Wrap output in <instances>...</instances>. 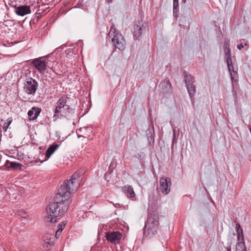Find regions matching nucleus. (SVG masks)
Returning a JSON list of instances; mask_svg holds the SVG:
<instances>
[{
    "label": "nucleus",
    "instance_id": "a878e982",
    "mask_svg": "<svg viewBox=\"0 0 251 251\" xmlns=\"http://www.w3.org/2000/svg\"><path fill=\"white\" fill-rule=\"evenodd\" d=\"M5 80H6V78H5V76H4V75L0 77V88H1V87L2 85H4Z\"/></svg>",
    "mask_w": 251,
    "mask_h": 251
},
{
    "label": "nucleus",
    "instance_id": "bb28decb",
    "mask_svg": "<svg viewBox=\"0 0 251 251\" xmlns=\"http://www.w3.org/2000/svg\"><path fill=\"white\" fill-rule=\"evenodd\" d=\"M19 215L21 216L22 219H24L25 220L26 219V214L24 211H19Z\"/></svg>",
    "mask_w": 251,
    "mask_h": 251
},
{
    "label": "nucleus",
    "instance_id": "4be33fe9",
    "mask_svg": "<svg viewBox=\"0 0 251 251\" xmlns=\"http://www.w3.org/2000/svg\"><path fill=\"white\" fill-rule=\"evenodd\" d=\"M12 118L10 117L9 118H8L6 120V122H5L4 124H3V126H2V128L3 129V130L6 131V130L7 129V128H8V126H9V125L11 124V123H12Z\"/></svg>",
    "mask_w": 251,
    "mask_h": 251
},
{
    "label": "nucleus",
    "instance_id": "2eb2a0df",
    "mask_svg": "<svg viewBox=\"0 0 251 251\" xmlns=\"http://www.w3.org/2000/svg\"><path fill=\"white\" fill-rule=\"evenodd\" d=\"M59 146L60 145L56 144H53L50 146L46 151L45 161L47 160L50 157V156L58 149Z\"/></svg>",
    "mask_w": 251,
    "mask_h": 251
},
{
    "label": "nucleus",
    "instance_id": "7c9ffc66",
    "mask_svg": "<svg viewBox=\"0 0 251 251\" xmlns=\"http://www.w3.org/2000/svg\"><path fill=\"white\" fill-rule=\"evenodd\" d=\"M226 251H231L230 246L226 248Z\"/></svg>",
    "mask_w": 251,
    "mask_h": 251
},
{
    "label": "nucleus",
    "instance_id": "b1692460",
    "mask_svg": "<svg viewBox=\"0 0 251 251\" xmlns=\"http://www.w3.org/2000/svg\"><path fill=\"white\" fill-rule=\"evenodd\" d=\"M49 235H47L46 237V238L44 239V241L47 243H48L49 245H52L53 244V239L54 238L52 236V235H51L52 237H50L49 238H48V236Z\"/></svg>",
    "mask_w": 251,
    "mask_h": 251
},
{
    "label": "nucleus",
    "instance_id": "aec40b11",
    "mask_svg": "<svg viewBox=\"0 0 251 251\" xmlns=\"http://www.w3.org/2000/svg\"><path fill=\"white\" fill-rule=\"evenodd\" d=\"M66 57L69 59H72V58L76 57V55L75 53L73 51V50L72 49H68L66 50Z\"/></svg>",
    "mask_w": 251,
    "mask_h": 251
},
{
    "label": "nucleus",
    "instance_id": "9b49d317",
    "mask_svg": "<svg viewBox=\"0 0 251 251\" xmlns=\"http://www.w3.org/2000/svg\"><path fill=\"white\" fill-rule=\"evenodd\" d=\"M159 188L161 192L167 194L170 191L171 180L169 177H162L160 179Z\"/></svg>",
    "mask_w": 251,
    "mask_h": 251
},
{
    "label": "nucleus",
    "instance_id": "c85d7f7f",
    "mask_svg": "<svg viewBox=\"0 0 251 251\" xmlns=\"http://www.w3.org/2000/svg\"><path fill=\"white\" fill-rule=\"evenodd\" d=\"M175 143H176V135L175 133V131L174 130V137L172 140V146Z\"/></svg>",
    "mask_w": 251,
    "mask_h": 251
},
{
    "label": "nucleus",
    "instance_id": "4468645a",
    "mask_svg": "<svg viewBox=\"0 0 251 251\" xmlns=\"http://www.w3.org/2000/svg\"><path fill=\"white\" fill-rule=\"evenodd\" d=\"M41 111V108L37 107H32L31 109H30L27 115L30 121H34L36 120L38 116L39 115L40 112Z\"/></svg>",
    "mask_w": 251,
    "mask_h": 251
},
{
    "label": "nucleus",
    "instance_id": "58836bf2",
    "mask_svg": "<svg viewBox=\"0 0 251 251\" xmlns=\"http://www.w3.org/2000/svg\"><path fill=\"white\" fill-rule=\"evenodd\" d=\"M112 0H110V1H112Z\"/></svg>",
    "mask_w": 251,
    "mask_h": 251
},
{
    "label": "nucleus",
    "instance_id": "4c0bfd02",
    "mask_svg": "<svg viewBox=\"0 0 251 251\" xmlns=\"http://www.w3.org/2000/svg\"><path fill=\"white\" fill-rule=\"evenodd\" d=\"M43 251V250H40V251Z\"/></svg>",
    "mask_w": 251,
    "mask_h": 251
},
{
    "label": "nucleus",
    "instance_id": "9d476101",
    "mask_svg": "<svg viewBox=\"0 0 251 251\" xmlns=\"http://www.w3.org/2000/svg\"><path fill=\"white\" fill-rule=\"evenodd\" d=\"M80 177V173L79 172H76L75 174H74L70 180H66L64 181L63 184L61 186H63L64 183L66 182V189L71 188L69 190L70 195H71V193L75 190V188L74 187V184L76 183V181H77V183L79 182V178Z\"/></svg>",
    "mask_w": 251,
    "mask_h": 251
},
{
    "label": "nucleus",
    "instance_id": "393cba45",
    "mask_svg": "<svg viewBox=\"0 0 251 251\" xmlns=\"http://www.w3.org/2000/svg\"><path fill=\"white\" fill-rule=\"evenodd\" d=\"M21 166V164L18 163H16L14 162H10V167L13 168H17L18 167H20Z\"/></svg>",
    "mask_w": 251,
    "mask_h": 251
},
{
    "label": "nucleus",
    "instance_id": "f704fd0d",
    "mask_svg": "<svg viewBox=\"0 0 251 251\" xmlns=\"http://www.w3.org/2000/svg\"><path fill=\"white\" fill-rule=\"evenodd\" d=\"M183 2H185L186 0H182Z\"/></svg>",
    "mask_w": 251,
    "mask_h": 251
},
{
    "label": "nucleus",
    "instance_id": "a211bd4d",
    "mask_svg": "<svg viewBox=\"0 0 251 251\" xmlns=\"http://www.w3.org/2000/svg\"><path fill=\"white\" fill-rule=\"evenodd\" d=\"M162 88H164L166 92H168L172 90V86L169 79H166L160 83Z\"/></svg>",
    "mask_w": 251,
    "mask_h": 251
},
{
    "label": "nucleus",
    "instance_id": "f257e3e1",
    "mask_svg": "<svg viewBox=\"0 0 251 251\" xmlns=\"http://www.w3.org/2000/svg\"><path fill=\"white\" fill-rule=\"evenodd\" d=\"M66 184L65 182L63 186H61L58 193L53 198V201L47 207V222L56 223L68 210L72 201L69 192L71 188L66 189Z\"/></svg>",
    "mask_w": 251,
    "mask_h": 251
},
{
    "label": "nucleus",
    "instance_id": "473e14b6",
    "mask_svg": "<svg viewBox=\"0 0 251 251\" xmlns=\"http://www.w3.org/2000/svg\"><path fill=\"white\" fill-rule=\"evenodd\" d=\"M82 129H83V130H86V129H87V128H84H84H80V130H81V131Z\"/></svg>",
    "mask_w": 251,
    "mask_h": 251
},
{
    "label": "nucleus",
    "instance_id": "ddd939ff",
    "mask_svg": "<svg viewBox=\"0 0 251 251\" xmlns=\"http://www.w3.org/2000/svg\"><path fill=\"white\" fill-rule=\"evenodd\" d=\"M15 13L19 16H24L31 13L30 7L28 5L13 6Z\"/></svg>",
    "mask_w": 251,
    "mask_h": 251
},
{
    "label": "nucleus",
    "instance_id": "6ab92c4d",
    "mask_svg": "<svg viewBox=\"0 0 251 251\" xmlns=\"http://www.w3.org/2000/svg\"><path fill=\"white\" fill-rule=\"evenodd\" d=\"M173 14L177 18L179 14L178 0H173Z\"/></svg>",
    "mask_w": 251,
    "mask_h": 251
},
{
    "label": "nucleus",
    "instance_id": "1a4fd4ad",
    "mask_svg": "<svg viewBox=\"0 0 251 251\" xmlns=\"http://www.w3.org/2000/svg\"><path fill=\"white\" fill-rule=\"evenodd\" d=\"M194 77L187 74L185 75V82L189 95L191 99L194 96L196 92V87L194 83L195 82Z\"/></svg>",
    "mask_w": 251,
    "mask_h": 251
},
{
    "label": "nucleus",
    "instance_id": "c9c22d12",
    "mask_svg": "<svg viewBox=\"0 0 251 251\" xmlns=\"http://www.w3.org/2000/svg\"><path fill=\"white\" fill-rule=\"evenodd\" d=\"M111 166V165H110V166H109V170H110V169Z\"/></svg>",
    "mask_w": 251,
    "mask_h": 251
},
{
    "label": "nucleus",
    "instance_id": "7ed1b4c3",
    "mask_svg": "<svg viewBox=\"0 0 251 251\" xmlns=\"http://www.w3.org/2000/svg\"><path fill=\"white\" fill-rule=\"evenodd\" d=\"M158 220V214L156 211L149 212L144 227V236L151 237L156 233L159 225Z\"/></svg>",
    "mask_w": 251,
    "mask_h": 251
},
{
    "label": "nucleus",
    "instance_id": "72a5a7b5",
    "mask_svg": "<svg viewBox=\"0 0 251 251\" xmlns=\"http://www.w3.org/2000/svg\"><path fill=\"white\" fill-rule=\"evenodd\" d=\"M77 135H78V137H80V136H82V137H85V136H84V135H80V136H79L78 134H77Z\"/></svg>",
    "mask_w": 251,
    "mask_h": 251
},
{
    "label": "nucleus",
    "instance_id": "e433bc0d",
    "mask_svg": "<svg viewBox=\"0 0 251 251\" xmlns=\"http://www.w3.org/2000/svg\"><path fill=\"white\" fill-rule=\"evenodd\" d=\"M244 45H245V46H247V44H246V43H245V44H244Z\"/></svg>",
    "mask_w": 251,
    "mask_h": 251
},
{
    "label": "nucleus",
    "instance_id": "39448f33",
    "mask_svg": "<svg viewBox=\"0 0 251 251\" xmlns=\"http://www.w3.org/2000/svg\"><path fill=\"white\" fill-rule=\"evenodd\" d=\"M114 26V25H113L111 27L108 36L112 38V43L116 49L124 50L126 46L125 39L121 33L116 31Z\"/></svg>",
    "mask_w": 251,
    "mask_h": 251
},
{
    "label": "nucleus",
    "instance_id": "2f4dec72",
    "mask_svg": "<svg viewBox=\"0 0 251 251\" xmlns=\"http://www.w3.org/2000/svg\"><path fill=\"white\" fill-rule=\"evenodd\" d=\"M114 205L115 206V207H118V206L120 205L119 203H117L116 204H114Z\"/></svg>",
    "mask_w": 251,
    "mask_h": 251
},
{
    "label": "nucleus",
    "instance_id": "6e6552de",
    "mask_svg": "<svg viewBox=\"0 0 251 251\" xmlns=\"http://www.w3.org/2000/svg\"><path fill=\"white\" fill-rule=\"evenodd\" d=\"M31 64L40 74L44 75L47 70V62L43 58L39 57L33 59Z\"/></svg>",
    "mask_w": 251,
    "mask_h": 251
},
{
    "label": "nucleus",
    "instance_id": "f8f14e48",
    "mask_svg": "<svg viewBox=\"0 0 251 251\" xmlns=\"http://www.w3.org/2000/svg\"><path fill=\"white\" fill-rule=\"evenodd\" d=\"M122 236V234L119 231L107 232L106 234L107 240L111 243H118Z\"/></svg>",
    "mask_w": 251,
    "mask_h": 251
},
{
    "label": "nucleus",
    "instance_id": "f03ea898",
    "mask_svg": "<svg viewBox=\"0 0 251 251\" xmlns=\"http://www.w3.org/2000/svg\"><path fill=\"white\" fill-rule=\"evenodd\" d=\"M69 100L68 97H62L57 101L53 118L69 119L74 116V110L68 104V100Z\"/></svg>",
    "mask_w": 251,
    "mask_h": 251
},
{
    "label": "nucleus",
    "instance_id": "412c9836",
    "mask_svg": "<svg viewBox=\"0 0 251 251\" xmlns=\"http://www.w3.org/2000/svg\"><path fill=\"white\" fill-rule=\"evenodd\" d=\"M236 251H247L244 242H238L236 245Z\"/></svg>",
    "mask_w": 251,
    "mask_h": 251
},
{
    "label": "nucleus",
    "instance_id": "5701e85b",
    "mask_svg": "<svg viewBox=\"0 0 251 251\" xmlns=\"http://www.w3.org/2000/svg\"><path fill=\"white\" fill-rule=\"evenodd\" d=\"M66 224V221H63L61 223H60L57 226V231H60V232H62V230L65 227V226Z\"/></svg>",
    "mask_w": 251,
    "mask_h": 251
},
{
    "label": "nucleus",
    "instance_id": "20e7f679",
    "mask_svg": "<svg viewBox=\"0 0 251 251\" xmlns=\"http://www.w3.org/2000/svg\"><path fill=\"white\" fill-rule=\"evenodd\" d=\"M225 53L228 70L230 73V78L232 81V91L234 94H236V89L238 88V75L237 72L234 68L231 56V51L227 44L225 45Z\"/></svg>",
    "mask_w": 251,
    "mask_h": 251
},
{
    "label": "nucleus",
    "instance_id": "f3484780",
    "mask_svg": "<svg viewBox=\"0 0 251 251\" xmlns=\"http://www.w3.org/2000/svg\"><path fill=\"white\" fill-rule=\"evenodd\" d=\"M236 232L237 234V238L239 242H243L244 241V235L243 230L241 227V226L239 223L236 224Z\"/></svg>",
    "mask_w": 251,
    "mask_h": 251
},
{
    "label": "nucleus",
    "instance_id": "cd10ccee",
    "mask_svg": "<svg viewBox=\"0 0 251 251\" xmlns=\"http://www.w3.org/2000/svg\"><path fill=\"white\" fill-rule=\"evenodd\" d=\"M244 47V45L243 43H241V44H239V45H237V48L239 50H242Z\"/></svg>",
    "mask_w": 251,
    "mask_h": 251
},
{
    "label": "nucleus",
    "instance_id": "423d86ee",
    "mask_svg": "<svg viewBox=\"0 0 251 251\" xmlns=\"http://www.w3.org/2000/svg\"><path fill=\"white\" fill-rule=\"evenodd\" d=\"M38 86V82L34 79L29 77L25 79L24 90L28 95H34Z\"/></svg>",
    "mask_w": 251,
    "mask_h": 251
},
{
    "label": "nucleus",
    "instance_id": "c756f323",
    "mask_svg": "<svg viewBox=\"0 0 251 251\" xmlns=\"http://www.w3.org/2000/svg\"><path fill=\"white\" fill-rule=\"evenodd\" d=\"M61 232H60V231H57L56 230V232H55V236L57 238L58 237V236H60V234H61Z\"/></svg>",
    "mask_w": 251,
    "mask_h": 251
},
{
    "label": "nucleus",
    "instance_id": "0eeeda50",
    "mask_svg": "<svg viewBox=\"0 0 251 251\" xmlns=\"http://www.w3.org/2000/svg\"><path fill=\"white\" fill-rule=\"evenodd\" d=\"M147 26V24L142 20L138 21L134 25L132 32L136 39L141 37L143 32L146 31Z\"/></svg>",
    "mask_w": 251,
    "mask_h": 251
},
{
    "label": "nucleus",
    "instance_id": "dca6fc26",
    "mask_svg": "<svg viewBox=\"0 0 251 251\" xmlns=\"http://www.w3.org/2000/svg\"><path fill=\"white\" fill-rule=\"evenodd\" d=\"M122 191L128 198H133L135 197L133 187L130 185L124 186L122 188Z\"/></svg>",
    "mask_w": 251,
    "mask_h": 251
}]
</instances>
